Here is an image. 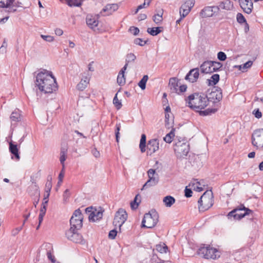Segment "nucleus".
Here are the masks:
<instances>
[{"label": "nucleus", "instance_id": "nucleus-13", "mask_svg": "<svg viewBox=\"0 0 263 263\" xmlns=\"http://www.w3.org/2000/svg\"><path fill=\"white\" fill-rule=\"evenodd\" d=\"M91 74L88 71L84 72L82 74V79L81 81L77 84V88L80 91H83L89 83L91 78Z\"/></svg>", "mask_w": 263, "mask_h": 263}, {"label": "nucleus", "instance_id": "nucleus-38", "mask_svg": "<svg viewBox=\"0 0 263 263\" xmlns=\"http://www.w3.org/2000/svg\"><path fill=\"white\" fill-rule=\"evenodd\" d=\"M162 15H163L162 12H160L159 13L155 14L153 16V18L154 22L158 25L160 24L163 20Z\"/></svg>", "mask_w": 263, "mask_h": 263}, {"label": "nucleus", "instance_id": "nucleus-6", "mask_svg": "<svg viewBox=\"0 0 263 263\" xmlns=\"http://www.w3.org/2000/svg\"><path fill=\"white\" fill-rule=\"evenodd\" d=\"M198 254L206 259H215L220 256L218 251L210 246L201 247L198 250Z\"/></svg>", "mask_w": 263, "mask_h": 263}, {"label": "nucleus", "instance_id": "nucleus-50", "mask_svg": "<svg viewBox=\"0 0 263 263\" xmlns=\"http://www.w3.org/2000/svg\"><path fill=\"white\" fill-rule=\"evenodd\" d=\"M237 21L240 24L246 23V20L243 15L241 13H238L237 15Z\"/></svg>", "mask_w": 263, "mask_h": 263}, {"label": "nucleus", "instance_id": "nucleus-15", "mask_svg": "<svg viewBox=\"0 0 263 263\" xmlns=\"http://www.w3.org/2000/svg\"><path fill=\"white\" fill-rule=\"evenodd\" d=\"M99 17V14L95 16L91 14L87 15L86 18V22L88 26L91 29L96 28L99 24L98 19Z\"/></svg>", "mask_w": 263, "mask_h": 263}, {"label": "nucleus", "instance_id": "nucleus-29", "mask_svg": "<svg viewBox=\"0 0 263 263\" xmlns=\"http://www.w3.org/2000/svg\"><path fill=\"white\" fill-rule=\"evenodd\" d=\"M67 147H62L61 149L60 152V161L61 163L63 165V168H64V162L66 160V157H67Z\"/></svg>", "mask_w": 263, "mask_h": 263}, {"label": "nucleus", "instance_id": "nucleus-61", "mask_svg": "<svg viewBox=\"0 0 263 263\" xmlns=\"http://www.w3.org/2000/svg\"><path fill=\"white\" fill-rule=\"evenodd\" d=\"M22 230V227H18V228H15V229L13 230L12 231V235L13 236H15L16 235Z\"/></svg>", "mask_w": 263, "mask_h": 263}, {"label": "nucleus", "instance_id": "nucleus-34", "mask_svg": "<svg viewBox=\"0 0 263 263\" xmlns=\"http://www.w3.org/2000/svg\"><path fill=\"white\" fill-rule=\"evenodd\" d=\"M174 131L175 129L173 128L169 133L166 134V135L163 138V140L165 142L168 143L172 142L173 139L175 136Z\"/></svg>", "mask_w": 263, "mask_h": 263}, {"label": "nucleus", "instance_id": "nucleus-20", "mask_svg": "<svg viewBox=\"0 0 263 263\" xmlns=\"http://www.w3.org/2000/svg\"><path fill=\"white\" fill-rule=\"evenodd\" d=\"M103 212L101 208H100L98 210H95V211L90 213L88 217L89 220L92 222L100 220L103 216Z\"/></svg>", "mask_w": 263, "mask_h": 263}, {"label": "nucleus", "instance_id": "nucleus-56", "mask_svg": "<svg viewBox=\"0 0 263 263\" xmlns=\"http://www.w3.org/2000/svg\"><path fill=\"white\" fill-rule=\"evenodd\" d=\"M117 234V231L116 229L111 230L109 233L108 237L109 238L113 239L116 236Z\"/></svg>", "mask_w": 263, "mask_h": 263}, {"label": "nucleus", "instance_id": "nucleus-42", "mask_svg": "<svg viewBox=\"0 0 263 263\" xmlns=\"http://www.w3.org/2000/svg\"><path fill=\"white\" fill-rule=\"evenodd\" d=\"M68 5L70 6H80L82 4V0H68Z\"/></svg>", "mask_w": 263, "mask_h": 263}, {"label": "nucleus", "instance_id": "nucleus-55", "mask_svg": "<svg viewBox=\"0 0 263 263\" xmlns=\"http://www.w3.org/2000/svg\"><path fill=\"white\" fill-rule=\"evenodd\" d=\"M253 114L254 115L255 117L258 119L260 118L262 116L261 111H260L259 109L258 108L254 109L253 111Z\"/></svg>", "mask_w": 263, "mask_h": 263}, {"label": "nucleus", "instance_id": "nucleus-40", "mask_svg": "<svg viewBox=\"0 0 263 263\" xmlns=\"http://www.w3.org/2000/svg\"><path fill=\"white\" fill-rule=\"evenodd\" d=\"M136 59V56L133 53H128L126 56L125 61V64H127V67L129 63L134 62Z\"/></svg>", "mask_w": 263, "mask_h": 263}, {"label": "nucleus", "instance_id": "nucleus-49", "mask_svg": "<svg viewBox=\"0 0 263 263\" xmlns=\"http://www.w3.org/2000/svg\"><path fill=\"white\" fill-rule=\"evenodd\" d=\"M170 115L168 113L165 114V125L166 128H170L172 126V123L170 122L169 120Z\"/></svg>", "mask_w": 263, "mask_h": 263}, {"label": "nucleus", "instance_id": "nucleus-4", "mask_svg": "<svg viewBox=\"0 0 263 263\" xmlns=\"http://www.w3.org/2000/svg\"><path fill=\"white\" fill-rule=\"evenodd\" d=\"M158 213L155 211L152 210L144 215L142 221V227L146 228L154 227L158 221Z\"/></svg>", "mask_w": 263, "mask_h": 263}, {"label": "nucleus", "instance_id": "nucleus-37", "mask_svg": "<svg viewBox=\"0 0 263 263\" xmlns=\"http://www.w3.org/2000/svg\"><path fill=\"white\" fill-rule=\"evenodd\" d=\"M148 79L147 75H144L142 79L138 83V86L142 89L144 90L146 87V83Z\"/></svg>", "mask_w": 263, "mask_h": 263}, {"label": "nucleus", "instance_id": "nucleus-43", "mask_svg": "<svg viewBox=\"0 0 263 263\" xmlns=\"http://www.w3.org/2000/svg\"><path fill=\"white\" fill-rule=\"evenodd\" d=\"M10 119L11 121L14 122L18 121L20 119V114L18 111H15L12 112L11 115Z\"/></svg>", "mask_w": 263, "mask_h": 263}, {"label": "nucleus", "instance_id": "nucleus-33", "mask_svg": "<svg viewBox=\"0 0 263 263\" xmlns=\"http://www.w3.org/2000/svg\"><path fill=\"white\" fill-rule=\"evenodd\" d=\"M210 99L212 98L218 101H219L220 100H221L222 98V92L219 91H212L210 94Z\"/></svg>", "mask_w": 263, "mask_h": 263}, {"label": "nucleus", "instance_id": "nucleus-5", "mask_svg": "<svg viewBox=\"0 0 263 263\" xmlns=\"http://www.w3.org/2000/svg\"><path fill=\"white\" fill-rule=\"evenodd\" d=\"M252 213V210L246 208L243 204H241L229 212L228 217L229 218L233 217L234 219L239 220L247 215H250Z\"/></svg>", "mask_w": 263, "mask_h": 263}, {"label": "nucleus", "instance_id": "nucleus-22", "mask_svg": "<svg viewBox=\"0 0 263 263\" xmlns=\"http://www.w3.org/2000/svg\"><path fill=\"white\" fill-rule=\"evenodd\" d=\"M202 73H209L213 72L211 61H205L200 66Z\"/></svg>", "mask_w": 263, "mask_h": 263}, {"label": "nucleus", "instance_id": "nucleus-28", "mask_svg": "<svg viewBox=\"0 0 263 263\" xmlns=\"http://www.w3.org/2000/svg\"><path fill=\"white\" fill-rule=\"evenodd\" d=\"M159 181V178H154L153 179H149L146 183L143 185L141 190L146 189L148 187L156 185Z\"/></svg>", "mask_w": 263, "mask_h": 263}, {"label": "nucleus", "instance_id": "nucleus-64", "mask_svg": "<svg viewBox=\"0 0 263 263\" xmlns=\"http://www.w3.org/2000/svg\"><path fill=\"white\" fill-rule=\"evenodd\" d=\"M92 154L96 158H98L100 156V153L96 148L92 150Z\"/></svg>", "mask_w": 263, "mask_h": 263}, {"label": "nucleus", "instance_id": "nucleus-39", "mask_svg": "<svg viewBox=\"0 0 263 263\" xmlns=\"http://www.w3.org/2000/svg\"><path fill=\"white\" fill-rule=\"evenodd\" d=\"M156 250L161 253H166L167 247L164 243L158 244L156 246Z\"/></svg>", "mask_w": 263, "mask_h": 263}, {"label": "nucleus", "instance_id": "nucleus-36", "mask_svg": "<svg viewBox=\"0 0 263 263\" xmlns=\"http://www.w3.org/2000/svg\"><path fill=\"white\" fill-rule=\"evenodd\" d=\"M219 80V75L218 74H214L211 77L210 79H208L209 85H214L217 84Z\"/></svg>", "mask_w": 263, "mask_h": 263}, {"label": "nucleus", "instance_id": "nucleus-17", "mask_svg": "<svg viewBox=\"0 0 263 263\" xmlns=\"http://www.w3.org/2000/svg\"><path fill=\"white\" fill-rule=\"evenodd\" d=\"M239 2V5L243 11L250 14L253 8V4L251 0H237Z\"/></svg>", "mask_w": 263, "mask_h": 263}, {"label": "nucleus", "instance_id": "nucleus-59", "mask_svg": "<svg viewBox=\"0 0 263 263\" xmlns=\"http://www.w3.org/2000/svg\"><path fill=\"white\" fill-rule=\"evenodd\" d=\"M129 30L132 32V33H133L135 35H137L139 32V29L137 27H130Z\"/></svg>", "mask_w": 263, "mask_h": 263}, {"label": "nucleus", "instance_id": "nucleus-27", "mask_svg": "<svg viewBox=\"0 0 263 263\" xmlns=\"http://www.w3.org/2000/svg\"><path fill=\"white\" fill-rule=\"evenodd\" d=\"M9 150L10 152L14 156L17 160H19L20 159V155L18 154V150L16 144H13L11 141L9 143Z\"/></svg>", "mask_w": 263, "mask_h": 263}, {"label": "nucleus", "instance_id": "nucleus-47", "mask_svg": "<svg viewBox=\"0 0 263 263\" xmlns=\"http://www.w3.org/2000/svg\"><path fill=\"white\" fill-rule=\"evenodd\" d=\"M138 197L139 194L135 196L134 200L130 203V206L132 209H136L138 208L139 202H140V201H139V202H137Z\"/></svg>", "mask_w": 263, "mask_h": 263}, {"label": "nucleus", "instance_id": "nucleus-62", "mask_svg": "<svg viewBox=\"0 0 263 263\" xmlns=\"http://www.w3.org/2000/svg\"><path fill=\"white\" fill-rule=\"evenodd\" d=\"M187 86L185 85H180L178 88V92H183L186 91Z\"/></svg>", "mask_w": 263, "mask_h": 263}, {"label": "nucleus", "instance_id": "nucleus-44", "mask_svg": "<svg viewBox=\"0 0 263 263\" xmlns=\"http://www.w3.org/2000/svg\"><path fill=\"white\" fill-rule=\"evenodd\" d=\"M253 64L252 61H249L242 65L239 66V69L244 71L245 70L250 68Z\"/></svg>", "mask_w": 263, "mask_h": 263}, {"label": "nucleus", "instance_id": "nucleus-41", "mask_svg": "<svg viewBox=\"0 0 263 263\" xmlns=\"http://www.w3.org/2000/svg\"><path fill=\"white\" fill-rule=\"evenodd\" d=\"M213 72L216 71L222 67V64L218 62L211 61Z\"/></svg>", "mask_w": 263, "mask_h": 263}, {"label": "nucleus", "instance_id": "nucleus-48", "mask_svg": "<svg viewBox=\"0 0 263 263\" xmlns=\"http://www.w3.org/2000/svg\"><path fill=\"white\" fill-rule=\"evenodd\" d=\"M148 176L149 179H153L154 178H158V176L157 174H156V172L155 170L153 169H150L148 170Z\"/></svg>", "mask_w": 263, "mask_h": 263}, {"label": "nucleus", "instance_id": "nucleus-19", "mask_svg": "<svg viewBox=\"0 0 263 263\" xmlns=\"http://www.w3.org/2000/svg\"><path fill=\"white\" fill-rule=\"evenodd\" d=\"M159 141L157 139H153L148 141L147 149L150 154L155 153L159 149Z\"/></svg>", "mask_w": 263, "mask_h": 263}, {"label": "nucleus", "instance_id": "nucleus-8", "mask_svg": "<svg viewBox=\"0 0 263 263\" xmlns=\"http://www.w3.org/2000/svg\"><path fill=\"white\" fill-rule=\"evenodd\" d=\"M127 218V214L126 212L122 209H120L116 213L114 221L113 224L116 227H118L120 231L121 227L125 222Z\"/></svg>", "mask_w": 263, "mask_h": 263}, {"label": "nucleus", "instance_id": "nucleus-52", "mask_svg": "<svg viewBox=\"0 0 263 263\" xmlns=\"http://www.w3.org/2000/svg\"><path fill=\"white\" fill-rule=\"evenodd\" d=\"M41 37L45 41L48 42H52L54 41V37L51 35H45L42 34Z\"/></svg>", "mask_w": 263, "mask_h": 263}, {"label": "nucleus", "instance_id": "nucleus-31", "mask_svg": "<svg viewBox=\"0 0 263 263\" xmlns=\"http://www.w3.org/2000/svg\"><path fill=\"white\" fill-rule=\"evenodd\" d=\"M200 185V183L199 182L194 180L189 184V186L196 191L201 192L203 190V189Z\"/></svg>", "mask_w": 263, "mask_h": 263}, {"label": "nucleus", "instance_id": "nucleus-21", "mask_svg": "<svg viewBox=\"0 0 263 263\" xmlns=\"http://www.w3.org/2000/svg\"><path fill=\"white\" fill-rule=\"evenodd\" d=\"M127 69V64H125L123 67L119 71L117 77V83L120 86H123L125 83V77L124 73Z\"/></svg>", "mask_w": 263, "mask_h": 263}, {"label": "nucleus", "instance_id": "nucleus-16", "mask_svg": "<svg viewBox=\"0 0 263 263\" xmlns=\"http://www.w3.org/2000/svg\"><path fill=\"white\" fill-rule=\"evenodd\" d=\"M118 8L119 6L117 4H107L103 8L100 14L103 16L109 15L117 11Z\"/></svg>", "mask_w": 263, "mask_h": 263}, {"label": "nucleus", "instance_id": "nucleus-11", "mask_svg": "<svg viewBox=\"0 0 263 263\" xmlns=\"http://www.w3.org/2000/svg\"><path fill=\"white\" fill-rule=\"evenodd\" d=\"M175 152L178 157L186 156L189 152L190 146L186 142H177L174 147Z\"/></svg>", "mask_w": 263, "mask_h": 263}, {"label": "nucleus", "instance_id": "nucleus-24", "mask_svg": "<svg viewBox=\"0 0 263 263\" xmlns=\"http://www.w3.org/2000/svg\"><path fill=\"white\" fill-rule=\"evenodd\" d=\"M216 7L219 8V10L221 9L226 10H231L233 8V4L230 0H226L221 2L219 5Z\"/></svg>", "mask_w": 263, "mask_h": 263}, {"label": "nucleus", "instance_id": "nucleus-9", "mask_svg": "<svg viewBox=\"0 0 263 263\" xmlns=\"http://www.w3.org/2000/svg\"><path fill=\"white\" fill-rule=\"evenodd\" d=\"M252 143L257 149L263 148V128L254 131L252 135Z\"/></svg>", "mask_w": 263, "mask_h": 263}, {"label": "nucleus", "instance_id": "nucleus-54", "mask_svg": "<svg viewBox=\"0 0 263 263\" xmlns=\"http://www.w3.org/2000/svg\"><path fill=\"white\" fill-rule=\"evenodd\" d=\"M64 174L65 173H64V168H63L59 175V177H58L59 181L58 182V185L60 186L61 185V183L62 182L64 176Z\"/></svg>", "mask_w": 263, "mask_h": 263}, {"label": "nucleus", "instance_id": "nucleus-32", "mask_svg": "<svg viewBox=\"0 0 263 263\" xmlns=\"http://www.w3.org/2000/svg\"><path fill=\"white\" fill-rule=\"evenodd\" d=\"M161 28H162V27L148 28L147 29V32L153 36H156L162 32V30H161Z\"/></svg>", "mask_w": 263, "mask_h": 263}, {"label": "nucleus", "instance_id": "nucleus-30", "mask_svg": "<svg viewBox=\"0 0 263 263\" xmlns=\"http://www.w3.org/2000/svg\"><path fill=\"white\" fill-rule=\"evenodd\" d=\"M51 188H52V177L50 176H48V178H47V181L46 185H45V192L47 194L46 197H45L47 198V199L48 198V197L49 196L50 192L51 190Z\"/></svg>", "mask_w": 263, "mask_h": 263}, {"label": "nucleus", "instance_id": "nucleus-12", "mask_svg": "<svg viewBox=\"0 0 263 263\" xmlns=\"http://www.w3.org/2000/svg\"><path fill=\"white\" fill-rule=\"evenodd\" d=\"M195 4V0H186L180 8V15L181 18L185 17L191 11Z\"/></svg>", "mask_w": 263, "mask_h": 263}, {"label": "nucleus", "instance_id": "nucleus-25", "mask_svg": "<svg viewBox=\"0 0 263 263\" xmlns=\"http://www.w3.org/2000/svg\"><path fill=\"white\" fill-rule=\"evenodd\" d=\"M14 0H0V7L1 8H8L12 5L19 7L21 6L20 5L22 4L21 3H19V4H15L13 5V3Z\"/></svg>", "mask_w": 263, "mask_h": 263}, {"label": "nucleus", "instance_id": "nucleus-53", "mask_svg": "<svg viewBox=\"0 0 263 263\" xmlns=\"http://www.w3.org/2000/svg\"><path fill=\"white\" fill-rule=\"evenodd\" d=\"M217 58L220 61H223L227 59V55L224 52L220 51L217 54Z\"/></svg>", "mask_w": 263, "mask_h": 263}, {"label": "nucleus", "instance_id": "nucleus-45", "mask_svg": "<svg viewBox=\"0 0 263 263\" xmlns=\"http://www.w3.org/2000/svg\"><path fill=\"white\" fill-rule=\"evenodd\" d=\"M117 93L116 94L114 99L113 103L118 109H119L122 107V104L120 101L117 98Z\"/></svg>", "mask_w": 263, "mask_h": 263}, {"label": "nucleus", "instance_id": "nucleus-46", "mask_svg": "<svg viewBox=\"0 0 263 263\" xmlns=\"http://www.w3.org/2000/svg\"><path fill=\"white\" fill-rule=\"evenodd\" d=\"M44 201L42 204V206L40 209V212L45 214L46 212L47 204L48 202V200L47 198L44 197Z\"/></svg>", "mask_w": 263, "mask_h": 263}, {"label": "nucleus", "instance_id": "nucleus-51", "mask_svg": "<svg viewBox=\"0 0 263 263\" xmlns=\"http://www.w3.org/2000/svg\"><path fill=\"white\" fill-rule=\"evenodd\" d=\"M134 42L135 44L140 45L141 46H144L146 43V41H143L142 39L140 38H136L135 39Z\"/></svg>", "mask_w": 263, "mask_h": 263}, {"label": "nucleus", "instance_id": "nucleus-7", "mask_svg": "<svg viewBox=\"0 0 263 263\" xmlns=\"http://www.w3.org/2000/svg\"><path fill=\"white\" fill-rule=\"evenodd\" d=\"M83 216L80 209L76 210L70 219V229L80 230L83 226Z\"/></svg>", "mask_w": 263, "mask_h": 263}, {"label": "nucleus", "instance_id": "nucleus-26", "mask_svg": "<svg viewBox=\"0 0 263 263\" xmlns=\"http://www.w3.org/2000/svg\"><path fill=\"white\" fill-rule=\"evenodd\" d=\"M175 199L171 196L168 195L164 197L163 199V202L166 207H171L175 202Z\"/></svg>", "mask_w": 263, "mask_h": 263}, {"label": "nucleus", "instance_id": "nucleus-10", "mask_svg": "<svg viewBox=\"0 0 263 263\" xmlns=\"http://www.w3.org/2000/svg\"><path fill=\"white\" fill-rule=\"evenodd\" d=\"M76 229H69L66 231L65 235L67 239L74 243L84 244L85 240L83 236L79 233Z\"/></svg>", "mask_w": 263, "mask_h": 263}, {"label": "nucleus", "instance_id": "nucleus-1", "mask_svg": "<svg viewBox=\"0 0 263 263\" xmlns=\"http://www.w3.org/2000/svg\"><path fill=\"white\" fill-rule=\"evenodd\" d=\"M185 101L188 106L198 112L200 116H208L217 111V109L215 108H208L202 110L209 104V98L204 95L194 93L189 96Z\"/></svg>", "mask_w": 263, "mask_h": 263}, {"label": "nucleus", "instance_id": "nucleus-23", "mask_svg": "<svg viewBox=\"0 0 263 263\" xmlns=\"http://www.w3.org/2000/svg\"><path fill=\"white\" fill-rule=\"evenodd\" d=\"M169 86L172 92L177 93L178 92V81L175 78H172L169 81Z\"/></svg>", "mask_w": 263, "mask_h": 263}, {"label": "nucleus", "instance_id": "nucleus-18", "mask_svg": "<svg viewBox=\"0 0 263 263\" xmlns=\"http://www.w3.org/2000/svg\"><path fill=\"white\" fill-rule=\"evenodd\" d=\"M199 75V69L198 68L191 69L185 76V80L191 83L197 81Z\"/></svg>", "mask_w": 263, "mask_h": 263}, {"label": "nucleus", "instance_id": "nucleus-57", "mask_svg": "<svg viewBox=\"0 0 263 263\" xmlns=\"http://www.w3.org/2000/svg\"><path fill=\"white\" fill-rule=\"evenodd\" d=\"M192 189H191V188L189 189V188H187V186H186L184 192H185V196L186 197H190L192 196Z\"/></svg>", "mask_w": 263, "mask_h": 263}, {"label": "nucleus", "instance_id": "nucleus-14", "mask_svg": "<svg viewBox=\"0 0 263 263\" xmlns=\"http://www.w3.org/2000/svg\"><path fill=\"white\" fill-rule=\"evenodd\" d=\"M218 11L219 8L216 6H206L201 10L200 16L202 18L212 17L216 12Z\"/></svg>", "mask_w": 263, "mask_h": 263}, {"label": "nucleus", "instance_id": "nucleus-2", "mask_svg": "<svg viewBox=\"0 0 263 263\" xmlns=\"http://www.w3.org/2000/svg\"><path fill=\"white\" fill-rule=\"evenodd\" d=\"M35 84L39 89L45 93H51L58 89L55 78L51 72L44 70L39 72L36 77Z\"/></svg>", "mask_w": 263, "mask_h": 263}, {"label": "nucleus", "instance_id": "nucleus-58", "mask_svg": "<svg viewBox=\"0 0 263 263\" xmlns=\"http://www.w3.org/2000/svg\"><path fill=\"white\" fill-rule=\"evenodd\" d=\"M120 130V124L116 125V139L117 142H119V131Z\"/></svg>", "mask_w": 263, "mask_h": 263}, {"label": "nucleus", "instance_id": "nucleus-63", "mask_svg": "<svg viewBox=\"0 0 263 263\" xmlns=\"http://www.w3.org/2000/svg\"><path fill=\"white\" fill-rule=\"evenodd\" d=\"M70 193L69 190L68 189H66L63 194V198L65 200H66L69 196Z\"/></svg>", "mask_w": 263, "mask_h": 263}, {"label": "nucleus", "instance_id": "nucleus-3", "mask_svg": "<svg viewBox=\"0 0 263 263\" xmlns=\"http://www.w3.org/2000/svg\"><path fill=\"white\" fill-rule=\"evenodd\" d=\"M199 210L204 212L209 209L213 205V193L211 190L206 191L198 200Z\"/></svg>", "mask_w": 263, "mask_h": 263}, {"label": "nucleus", "instance_id": "nucleus-60", "mask_svg": "<svg viewBox=\"0 0 263 263\" xmlns=\"http://www.w3.org/2000/svg\"><path fill=\"white\" fill-rule=\"evenodd\" d=\"M45 213H40V214H39V223L38 226L36 228L37 230L39 229L41 223L42 222L43 220V217L45 216Z\"/></svg>", "mask_w": 263, "mask_h": 263}, {"label": "nucleus", "instance_id": "nucleus-35", "mask_svg": "<svg viewBox=\"0 0 263 263\" xmlns=\"http://www.w3.org/2000/svg\"><path fill=\"white\" fill-rule=\"evenodd\" d=\"M145 146H146V136L145 134H142L141 137L139 147L140 148L141 152L142 153H144L145 152Z\"/></svg>", "mask_w": 263, "mask_h": 263}]
</instances>
